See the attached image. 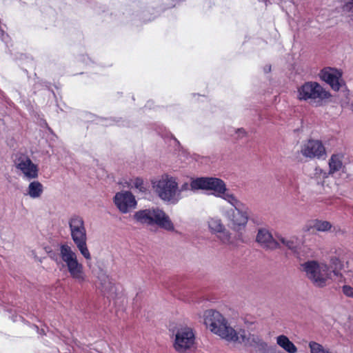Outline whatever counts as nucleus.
Wrapping results in <instances>:
<instances>
[{"label":"nucleus","mask_w":353,"mask_h":353,"mask_svg":"<svg viewBox=\"0 0 353 353\" xmlns=\"http://www.w3.org/2000/svg\"><path fill=\"white\" fill-rule=\"evenodd\" d=\"M204 323L210 331L228 341L243 343L245 345H252V342L256 343L258 337L251 335L245 330L236 332L228 323L222 314L213 310H209L204 313Z\"/></svg>","instance_id":"obj_1"},{"label":"nucleus","mask_w":353,"mask_h":353,"mask_svg":"<svg viewBox=\"0 0 353 353\" xmlns=\"http://www.w3.org/2000/svg\"><path fill=\"white\" fill-rule=\"evenodd\" d=\"M190 185L192 189L212 190L214 196L223 198L234 207V209L243 210L244 206H245L233 194L226 193V185L221 179L216 177H199L192 180Z\"/></svg>","instance_id":"obj_2"},{"label":"nucleus","mask_w":353,"mask_h":353,"mask_svg":"<svg viewBox=\"0 0 353 353\" xmlns=\"http://www.w3.org/2000/svg\"><path fill=\"white\" fill-rule=\"evenodd\" d=\"M296 99L305 101L312 107L324 105L331 97L330 92L316 81H306L297 87Z\"/></svg>","instance_id":"obj_3"},{"label":"nucleus","mask_w":353,"mask_h":353,"mask_svg":"<svg viewBox=\"0 0 353 353\" xmlns=\"http://www.w3.org/2000/svg\"><path fill=\"white\" fill-rule=\"evenodd\" d=\"M301 266L307 278L318 288L326 286L332 279V273L336 275V272L331 270L327 264L319 263L316 261H308L301 264Z\"/></svg>","instance_id":"obj_4"},{"label":"nucleus","mask_w":353,"mask_h":353,"mask_svg":"<svg viewBox=\"0 0 353 353\" xmlns=\"http://www.w3.org/2000/svg\"><path fill=\"white\" fill-rule=\"evenodd\" d=\"M152 184L156 193L162 200L176 204L181 199V191L174 177L165 174Z\"/></svg>","instance_id":"obj_5"},{"label":"nucleus","mask_w":353,"mask_h":353,"mask_svg":"<svg viewBox=\"0 0 353 353\" xmlns=\"http://www.w3.org/2000/svg\"><path fill=\"white\" fill-rule=\"evenodd\" d=\"M71 238L81 254L86 259H91V254L87 246V232L83 219L74 214L68 221Z\"/></svg>","instance_id":"obj_6"},{"label":"nucleus","mask_w":353,"mask_h":353,"mask_svg":"<svg viewBox=\"0 0 353 353\" xmlns=\"http://www.w3.org/2000/svg\"><path fill=\"white\" fill-rule=\"evenodd\" d=\"M59 250L61 259L65 263L70 276L77 283L84 282L86 276L83 265L77 259L76 252L68 244L61 245Z\"/></svg>","instance_id":"obj_7"},{"label":"nucleus","mask_w":353,"mask_h":353,"mask_svg":"<svg viewBox=\"0 0 353 353\" xmlns=\"http://www.w3.org/2000/svg\"><path fill=\"white\" fill-rule=\"evenodd\" d=\"M134 218L141 223L156 224L167 230H172L174 226L168 216L159 208L140 210L134 215Z\"/></svg>","instance_id":"obj_8"},{"label":"nucleus","mask_w":353,"mask_h":353,"mask_svg":"<svg viewBox=\"0 0 353 353\" xmlns=\"http://www.w3.org/2000/svg\"><path fill=\"white\" fill-rule=\"evenodd\" d=\"M194 341L193 330L188 327H181L176 333L174 347L178 352L183 353L193 347Z\"/></svg>","instance_id":"obj_9"},{"label":"nucleus","mask_w":353,"mask_h":353,"mask_svg":"<svg viewBox=\"0 0 353 353\" xmlns=\"http://www.w3.org/2000/svg\"><path fill=\"white\" fill-rule=\"evenodd\" d=\"M229 220L228 226L234 231L243 230L248 221V208L244 206L243 210L232 209L227 212Z\"/></svg>","instance_id":"obj_10"},{"label":"nucleus","mask_w":353,"mask_h":353,"mask_svg":"<svg viewBox=\"0 0 353 353\" xmlns=\"http://www.w3.org/2000/svg\"><path fill=\"white\" fill-rule=\"evenodd\" d=\"M14 163L16 168L22 172L23 178L28 180L37 178L38 167L28 156L19 154L17 157Z\"/></svg>","instance_id":"obj_11"},{"label":"nucleus","mask_w":353,"mask_h":353,"mask_svg":"<svg viewBox=\"0 0 353 353\" xmlns=\"http://www.w3.org/2000/svg\"><path fill=\"white\" fill-rule=\"evenodd\" d=\"M321 80L326 82L334 91H338L341 87L342 72L333 68L327 67L322 69L319 73Z\"/></svg>","instance_id":"obj_12"},{"label":"nucleus","mask_w":353,"mask_h":353,"mask_svg":"<svg viewBox=\"0 0 353 353\" xmlns=\"http://www.w3.org/2000/svg\"><path fill=\"white\" fill-rule=\"evenodd\" d=\"M301 152L309 158L320 159L325 157L326 151L323 143L319 140L310 139L303 145Z\"/></svg>","instance_id":"obj_13"},{"label":"nucleus","mask_w":353,"mask_h":353,"mask_svg":"<svg viewBox=\"0 0 353 353\" xmlns=\"http://www.w3.org/2000/svg\"><path fill=\"white\" fill-rule=\"evenodd\" d=\"M114 203L121 212H129L132 208V193L130 191L117 192L114 197Z\"/></svg>","instance_id":"obj_14"},{"label":"nucleus","mask_w":353,"mask_h":353,"mask_svg":"<svg viewBox=\"0 0 353 353\" xmlns=\"http://www.w3.org/2000/svg\"><path fill=\"white\" fill-rule=\"evenodd\" d=\"M256 242L264 249L275 250L279 248V243L276 241L272 234L266 229H259L256 237Z\"/></svg>","instance_id":"obj_15"},{"label":"nucleus","mask_w":353,"mask_h":353,"mask_svg":"<svg viewBox=\"0 0 353 353\" xmlns=\"http://www.w3.org/2000/svg\"><path fill=\"white\" fill-rule=\"evenodd\" d=\"M331 228L332 224L329 221L316 219L307 223L304 226L303 230L305 232L314 233V230L326 232L330 230Z\"/></svg>","instance_id":"obj_16"},{"label":"nucleus","mask_w":353,"mask_h":353,"mask_svg":"<svg viewBox=\"0 0 353 353\" xmlns=\"http://www.w3.org/2000/svg\"><path fill=\"white\" fill-rule=\"evenodd\" d=\"M98 280L99 283V288L102 292L108 293L112 291L113 284L108 275L103 271H101L98 274Z\"/></svg>","instance_id":"obj_17"},{"label":"nucleus","mask_w":353,"mask_h":353,"mask_svg":"<svg viewBox=\"0 0 353 353\" xmlns=\"http://www.w3.org/2000/svg\"><path fill=\"white\" fill-rule=\"evenodd\" d=\"M43 191V185L37 181H34L29 184L27 189V194L32 199H37L41 196Z\"/></svg>","instance_id":"obj_18"},{"label":"nucleus","mask_w":353,"mask_h":353,"mask_svg":"<svg viewBox=\"0 0 353 353\" xmlns=\"http://www.w3.org/2000/svg\"><path fill=\"white\" fill-rule=\"evenodd\" d=\"M277 344L289 353H296L297 348L285 335H280L276 339Z\"/></svg>","instance_id":"obj_19"},{"label":"nucleus","mask_w":353,"mask_h":353,"mask_svg":"<svg viewBox=\"0 0 353 353\" xmlns=\"http://www.w3.org/2000/svg\"><path fill=\"white\" fill-rule=\"evenodd\" d=\"M330 172L334 173L336 171L340 170L342 167V161L336 154L332 155L329 161Z\"/></svg>","instance_id":"obj_20"},{"label":"nucleus","mask_w":353,"mask_h":353,"mask_svg":"<svg viewBox=\"0 0 353 353\" xmlns=\"http://www.w3.org/2000/svg\"><path fill=\"white\" fill-rule=\"evenodd\" d=\"M208 225L210 230L213 232L220 233L225 229L220 219H212L208 222Z\"/></svg>","instance_id":"obj_21"},{"label":"nucleus","mask_w":353,"mask_h":353,"mask_svg":"<svg viewBox=\"0 0 353 353\" xmlns=\"http://www.w3.org/2000/svg\"><path fill=\"white\" fill-rule=\"evenodd\" d=\"M134 187L140 192H145L147 190V184L141 178H136L134 181Z\"/></svg>","instance_id":"obj_22"},{"label":"nucleus","mask_w":353,"mask_h":353,"mask_svg":"<svg viewBox=\"0 0 353 353\" xmlns=\"http://www.w3.org/2000/svg\"><path fill=\"white\" fill-rule=\"evenodd\" d=\"M276 238L283 244L285 245L290 250H294L296 248L295 242L292 239H285V238L277 236Z\"/></svg>","instance_id":"obj_23"},{"label":"nucleus","mask_w":353,"mask_h":353,"mask_svg":"<svg viewBox=\"0 0 353 353\" xmlns=\"http://www.w3.org/2000/svg\"><path fill=\"white\" fill-rule=\"evenodd\" d=\"M342 292L345 296L353 299V287L344 285L342 286Z\"/></svg>","instance_id":"obj_24"},{"label":"nucleus","mask_w":353,"mask_h":353,"mask_svg":"<svg viewBox=\"0 0 353 353\" xmlns=\"http://www.w3.org/2000/svg\"><path fill=\"white\" fill-rule=\"evenodd\" d=\"M218 236L221 239V241L224 243L229 242L230 239V234L225 229H224L221 232H220Z\"/></svg>","instance_id":"obj_25"},{"label":"nucleus","mask_w":353,"mask_h":353,"mask_svg":"<svg viewBox=\"0 0 353 353\" xmlns=\"http://www.w3.org/2000/svg\"><path fill=\"white\" fill-rule=\"evenodd\" d=\"M345 1L343 6V10L344 12H353V0H343Z\"/></svg>","instance_id":"obj_26"},{"label":"nucleus","mask_w":353,"mask_h":353,"mask_svg":"<svg viewBox=\"0 0 353 353\" xmlns=\"http://www.w3.org/2000/svg\"><path fill=\"white\" fill-rule=\"evenodd\" d=\"M330 263L332 264V265L334 266L335 269H337L338 268H341L342 266L341 261L336 256H333L330 259Z\"/></svg>","instance_id":"obj_27"},{"label":"nucleus","mask_w":353,"mask_h":353,"mask_svg":"<svg viewBox=\"0 0 353 353\" xmlns=\"http://www.w3.org/2000/svg\"><path fill=\"white\" fill-rule=\"evenodd\" d=\"M79 59L81 61L85 63L86 65H88L91 61L90 58L85 55L81 56V57H79Z\"/></svg>","instance_id":"obj_28"},{"label":"nucleus","mask_w":353,"mask_h":353,"mask_svg":"<svg viewBox=\"0 0 353 353\" xmlns=\"http://www.w3.org/2000/svg\"><path fill=\"white\" fill-rule=\"evenodd\" d=\"M190 186H191L190 184ZM188 187H189V184L187 183H185L184 184L182 185L181 188L179 189V190L181 192L183 190L188 189ZM190 188H192V187H190ZM191 190H193V189L191 188Z\"/></svg>","instance_id":"obj_29"},{"label":"nucleus","mask_w":353,"mask_h":353,"mask_svg":"<svg viewBox=\"0 0 353 353\" xmlns=\"http://www.w3.org/2000/svg\"><path fill=\"white\" fill-rule=\"evenodd\" d=\"M264 70L265 72H269L271 70V66L267 65L266 67H265Z\"/></svg>","instance_id":"obj_30"},{"label":"nucleus","mask_w":353,"mask_h":353,"mask_svg":"<svg viewBox=\"0 0 353 353\" xmlns=\"http://www.w3.org/2000/svg\"><path fill=\"white\" fill-rule=\"evenodd\" d=\"M238 131L242 132L243 134H245V132L243 129H239Z\"/></svg>","instance_id":"obj_31"},{"label":"nucleus","mask_w":353,"mask_h":353,"mask_svg":"<svg viewBox=\"0 0 353 353\" xmlns=\"http://www.w3.org/2000/svg\"><path fill=\"white\" fill-rule=\"evenodd\" d=\"M136 205H137V201H136L135 199L134 198V208H135Z\"/></svg>","instance_id":"obj_32"}]
</instances>
